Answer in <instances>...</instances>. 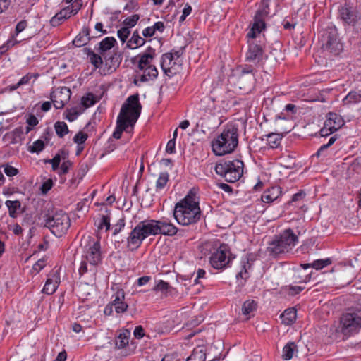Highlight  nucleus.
Returning a JSON list of instances; mask_svg holds the SVG:
<instances>
[{
    "mask_svg": "<svg viewBox=\"0 0 361 361\" xmlns=\"http://www.w3.org/2000/svg\"><path fill=\"white\" fill-rule=\"evenodd\" d=\"M71 166V161H64L62 163L61 166V174H66L68 173L70 167Z\"/></svg>",
    "mask_w": 361,
    "mask_h": 361,
    "instance_id": "680f3d73",
    "label": "nucleus"
},
{
    "mask_svg": "<svg viewBox=\"0 0 361 361\" xmlns=\"http://www.w3.org/2000/svg\"><path fill=\"white\" fill-rule=\"evenodd\" d=\"M94 104V100L93 99V95L90 94L86 97H83L82 99V104L85 107H90Z\"/></svg>",
    "mask_w": 361,
    "mask_h": 361,
    "instance_id": "09e8293b",
    "label": "nucleus"
},
{
    "mask_svg": "<svg viewBox=\"0 0 361 361\" xmlns=\"http://www.w3.org/2000/svg\"><path fill=\"white\" fill-rule=\"evenodd\" d=\"M243 167V162L239 159L226 160L216 164L215 171L226 181L234 183L242 177Z\"/></svg>",
    "mask_w": 361,
    "mask_h": 361,
    "instance_id": "0eeeda50",
    "label": "nucleus"
},
{
    "mask_svg": "<svg viewBox=\"0 0 361 361\" xmlns=\"http://www.w3.org/2000/svg\"><path fill=\"white\" fill-rule=\"evenodd\" d=\"M64 20L66 19L59 12L51 19L50 23L52 26L56 27L59 25Z\"/></svg>",
    "mask_w": 361,
    "mask_h": 361,
    "instance_id": "8fccbe9b",
    "label": "nucleus"
},
{
    "mask_svg": "<svg viewBox=\"0 0 361 361\" xmlns=\"http://www.w3.org/2000/svg\"><path fill=\"white\" fill-rule=\"evenodd\" d=\"M53 186V181L51 179H48L44 181L41 186V191L43 194H46L51 189Z\"/></svg>",
    "mask_w": 361,
    "mask_h": 361,
    "instance_id": "864d4df0",
    "label": "nucleus"
},
{
    "mask_svg": "<svg viewBox=\"0 0 361 361\" xmlns=\"http://www.w3.org/2000/svg\"><path fill=\"white\" fill-rule=\"evenodd\" d=\"M169 181V173L167 172L160 173L159 176L156 182V190H162Z\"/></svg>",
    "mask_w": 361,
    "mask_h": 361,
    "instance_id": "4c0bfd02",
    "label": "nucleus"
},
{
    "mask_svg": "<svg viewBox=\"0 0 361 361\" xmlns=\"http://www.w3.org/2000/svg\"><path fill=\"white\" fill-rule=\"evenodd\" d=\"M281 193V191L280 188L272 187L271 189L264 192L261 198L264 202L269 203L276 200L279 197Z\"/></svg>",
    "mask_w": 361,
    "mask_h": 361,
    "instance_id": "b1692460",
    "label": "nucleus"
},
{
    "mask_svg": "<svg viewBox=\"0 0 361 361\" xmlns=\"http://www.w3.org/2000/svg\"><path fill=\"white\" fill-rule=\"evenodd\" d=\"M175 147H176V140L174 139L170 140L166 145V151L169 154H173L175 152Z\"/></svg>",
    "mask_w": 361,
    "mask_h": 361,
    "instance_id": "13d9d810",
    "label": "nucleus"
},
{
    "mask_svg": "<svg viewBox=\"0 0 361 361\" xmlns=\"http://www.w3.org/2000/svg\"><path fill=\"white\" fill-rule=\"evenodd\" d=\"M238 144V128L226 126L222 133L212 141V150L216 155L222 156L234 151Z\"/></svg>",
    "mask_w": 361,
    "mask_h": 361,
    "instance_id": "39448f33",
    "label": "nucleus"
},
{
    "mask_svg": "<svg viewBox=\"0 0 361 361\" xmlns=\"http://www.w3.org/2000/svg\"><path fill=\"white\" fill-rule=\"evenodd\" d=\"M116 43L115 38L107 37L99 43V54L104 56V53L110 50Z\"/></svg>",
    "mask_w": 361,
    "mask_h": 361,
    "instance_id": "c756f323",
    "label": "nucleus"
},
{
    "mask_svg": "<svg viewBox=\"0 0 361 361\" xmlns=\"http://www.w3.org/2000/svg\"><path fill=\"white\" fill-rule=\"evenodd\" d=\"M230 252L227 245H221L211 255V265L216 269H223L229 263Z\"/></svg>",
    "mask_w": 361,
    "mask_h": 361,
    "instance_id": "9b49d317",
    "label": "nucleus"
},
{
    "mask_svg": "<svg viewBox=\"0 0 361 361\" xmlns=\"http://www.w3.org/2000/svg\"><path fill=\"white\" fill-rule=\"evenodd\" d=\"M125 293L122 289H118L112 295L111 303L114 305L116 313H123L128 307L126 302H124Z\"/></svg>",
    "mask_w": 361,
    "mask_h": 361,
    "instance_id": "dca6fc26",
    "label": "nucleus"
},
{
    "mask_svg": "<svg viewBox=\"0 0 361 361\" xmlns=\"http://www.w3.org/2000/svg\"><path fill=\"white\" fill-rule=\"evenodd\" d=\"M80 245L83 252L79 273L82 275L87 271L88 263L91 266H95L101 262L102 251L99 240L90 235H83Z\"/></svg>",
    "mask_w": 361,
    "mask_h": 361,
    "instance_id": "7ed1b4c3",
    "label": "nucleus"
},
{
    "mask_svg": "<svg viewBox=\"0 0 361 361\" xmlns=\"http://www.w3.org/2000/svg\"><path fill=\"white\" fill-rule=\"evenodd\" d=\"M249 38V47L246 54V61L254 64L258 63L263 58V49L262 45L251 42Z\"/></svg>",
    "mask_w": 361,
    "mask_h": 361,
    "instance_id": "4468645a",
    "label": "nucleus"
},
{
    "mask_svg": "<svg viewBox=\"0 0 361 361\" xmlns=\"http://www.w3.org/2000/svg\"><path fill=\"white\" fill-rule=\"evenodd\" d=\"M361 94L355 91L350 92L344 98L343 102L346 104H354L360 102Z\"/></svg>",
    "mask_w": 361,
    "mask_h": 361,
    "instance_id": "c9c22d12",
    "label": "nucleus"
},
{
    "mask_svg": "<svg viewBox=\"0 0 361 361\" xmlns=\"http://www.w3.org/2000/svg\"><path fill=\"white\" fill-rule=\"evenodd\" d=\"M71 92L69 88L62 87L56 89L51 94V100L56 109H62L69 101Z\"/></svg>",
    "mask_w": 361,
    "mask_h": 361,
    "instance_id": "ddd939ff",
    "label": "nucleus"
},
{
    "mask_svg": "<svg viewBox=\"0 0 361 361\" xmlns=\"http://www.w3.org/2000/svg\"><path fill=\"white\" fill-rule=\"evenodd\" d=\"M192 12V7L189 4H185L184 8L183 10V14L180 17L179 21L180 23L183 22L186 17L188 16Z\"/></svg>",
    "mask_w": 361,
    "mask_h": 361,
    "instance_id": "603ef678",
    "label": "nucleus"
},
{
    "mask_svg": "<svg viewBox=\"0 0 361 361\" xmlns=\"http://www.w3.org/2000/svg\"><path fill=\"white\" fill-rule=\"evenodd\" d=\"M149 80V78L147 77V75H145V73L143 72L142 74H137L136 78H135V80H134V82L135 85H139L140 83H142V82H147Z\"/></svg>",
    "mask_w": 361,
    "mask_h": 361,
    "instance_id": "4d7b16f0",
    "label": "nucleus"
},
{
    "mask_svg": "<svg viewBox=\"0 0 361 361\" xmlns=\"http://www.w3.org/2000/svg\"><path fill=\"white\" fill-rule=\"evenodd\" d=\"M304 289V287L300 286H290L289 290L290 291V294L295 295L299 293L300 291H302Z\"/></svg>",
    "mask_w": 361,
    "mask_h": 361,
    "instance_id": "774afa93",
    "label": "nucleus"
},
{
    "mask_svg": "<svg viewBox=\"0 0 361 361\" xmlns=\"http://www.w3.org/2000/svg\"><path fill=\"white\" fill-rule=\"evenodd\" d=\"M44 148V142L41 140L35 141L31 146L29 147V152L32 153H39Z\"/></svg>",
    "mask_w": 361,
    "mask_h": 361,
    "instance_id": "ea45409f",
    "label": "nucleus"
},
{
    "mask_svg": "<svg viewBox=\"0 0 361 361\" xmlns=\"http://www.w3.org/2000/svg\"><path fill=\"white\" fill-rule=\"evenodd\" d=\"M296 352V344L294 342H289L283 348L282 358L285 360H289L293 357Z\"/></svg>",
    "mask_w": 361,
    "mask_h": 361,
    "instance_id": "cd10ccee",
    "label": "nucleus"
},
{
    "mask_svg": "<svg viewBox=\"0 0 361 361\" xmlns=\"http://www.w3.org/2000/svg\"><path fill=\"white\" fill-rule=\"evenodd\" d=\"M130 34V29L126 27L119 29L117 32V35L122 42H125L126 41Z\"/></svg>",
    "mask_w": 361,
    "mask_h": 361,
    "instance_id": "49530a36",
    "label": "nucleus"
},
{
    "mask_svg": "<svg viewBox=\"0 0 361 361\" xmlns=\"http://www.w3.org/2000/svg\"><path fill=\"white\" fill-rule=\"evenodd\" d=\"M141 109L137 94L131 95L126 99L117 118L116 129L113 133L114 138L119 139L123 131H127L129 127L132 128L135 125L140 115Z\"/></svg>",
    "mask_w": 361,
    "mask_h": 361,
    "instance_id": "f257e3e1",
    "label": "nucleus"
},
{
    "mask_svg": "<svg viewBox=\"0 0 361 361\" xmlns=\"http://www.w3.org/2000/svg\"><path fill=\"white\" fill-rule=\"evenodd\" d=\"M155 34L154 32V28L151 27H147L142 31V35L145 37H152Z\"/></svg>",
    "mask_w": 361,
    "mask_h": 361,
    "instance_id": "e2e57ef3",
    "label": "nucleus"
},
{
    "mask_svg": "<svg viewBox=\"0 0 361 361\" xmlns=\"http://www.w3.org/2000/svg\"><path fill=\"white\" fill-rule=\"evenodd\" d=\"M332 262L331 259L329 258L327 259H317L314 261L312 263H306V264H301V267L304 269H307V268H314L317 270L322 269L328 265L331 264Z\"/></svg>",
    "mask_w": 361,
    "mask_h": 361,
    "instance_id": "393cba45",
    "label": "nucleus"
},
{
    "mask_svg": "<svg viewBox=\"0 0 361 361\" xmlns=\"http://www.w3.org/2000/svg\"><path fill=\"white\" fill-rule=\"evenodd\" d=\"M340 16L341 19L348 24H354L361 18V12L357 9L344 6L340 10Z\"/></svg>",
    "mask_w": 361,
    "mask_h": 361,
    "instance_id": "2eb2a0df",
    "label": "nucleus"
},
{
    "mask_svg": "<svg viewBox=\"0 0 361 361\" xmlns=\"http://www.w3.org/2000/svg\"><path fill=\"white\" fill-rule=\"evenodd\" d=\"M206 274V271L202 269H198L197 271V276L194 281L195 283H199V279L204 278Z\"/></svg>",
    "mask_w": 361,
    "mask_h": 361,
    "instance_id": "0e129e2a",
    "label": "nucleus"
},
{
    "mask_svg": "<svg viewBox=\"0 0 361 361\" xmlns=\"http://www.w3.org/2000/svg\"><path fill=\"white\" fill-rule=\"evenodd\" d=\"M44 226L50 229L51 233L57 236H62L68 229L71 223L68 216L59 211L54 214H47L44 216Z\"/></svg>",
    "mask_w": 361,
    "mask_h": 361,
    "instance_id": "6e6552de",
    "label": "nucleus"
},
{
    "mask_svg": "<svg viewBox=\"0 0 361 361\" xmlns=\"http://www.w3.org/2000/svg\"><path fill=\"white\" fill-rule=\"evenodd\" d=\"M257 307V303L252 300H248L244 302L242 306V314L245 317L246 320L254 316Z\"/></svg>",
    "mask_w": 361,
    "mask_h": 361,
    "instance_id": "5701e85b",
    "label": "nucleus"
},
{
    "mask_svg": "<svg viewBox=\"0 0 361 361\" xmlns=\"http://www.w3.org/2000/svg\"><path fill=\"white\" fill-rule=\"evenodd\" d=\"M267 7L268 6L266 5L265 7L259 8L257 11L255 16V22L251 29L247 34V37L248 38H256L257 35L259 34L265 28L264 18L268 14Z\"/></svg>",
    "mask_w": 361,
    "mask_h": 361,
    "instance_id": "f8f14e48",
    "label": "nucleus"
},
{
    "mask_svg": "<svg viewBox=\"0 0 361 361\" xmlns=\"http://www.w3.org/2000/svg\"><path fill=\"white\" fill-rule=\"evenodd\" d=\"M248 277V274L246 268V264L244 263L243 265L242 269L240 271V272L236 275V278L238 279L239 278H241L243 279H246Z\"/></svg>",
    "mask_w": 361,
    "mask_h": 361,
    "instance_id": "052dcab7",
    "label": "nucleus"
},
{
    "mask_svg": "<svg viewBox=\"0 0 361 361\" xmlns=\"http://www.w3.org/2000/svg\"><path fill=\"white\" fill-rule=\"evenodd\" d=\"M324 123L326 124V128H329L330 133H334L343 126L344 121L341 116L330 112L327 114Z\"/></svg>",
    "mask_w": 361,
    "mask_h": 361,
    "instance_id": "6ab92c4d",
    "label": "nucleus"
},
{
    "mask_svg": "<svg viewBox=\"0 0 361 361\" xmlns=\"http://www.w3.org/2000/svg\"><path fill=\"white\" fill-rule=\"evenodd\" d=\"M4 171L6 175L9 177L14 176L18 173V170L17 169L9 164H6L4 166Z\"/></svg>",
    "mask_w": 361,
    "mask_h": 361,
    "instance_id": "de8ad7c7",
    "label": "nucleus"
},
{
    "mask_svg": "<svg viewBox=\"0 0 361 361\" xmlns=\"http://www.w3.org/2000/svg\"><path fill=\"white\" fill-rule=\"evenodd\" d=\"M88 56L90 58V63L94 65V66L97 68L101 66L102 64V55H99L94 54L93 51H90L88 53Z\"/></svg>",
    "mask_w": 361,
    "mask_h": 361,
    "instance_id": "58836bf2",
    "label": "nucleus"
},
{
    "mask_svg": "<svg viewBox=\"0 0 361 361\" xmlns=\"http://www.w3.org/2000/svg\"><path fill=\"white\" fill-rule=\"evenodd\" d=\"M145 43V39L140 36L138 32L136 30L133 32L131 38L127 42V47L130 49H137Z\"/></svg>",
    "mask_w": 361,
    "mask_h": 361,
    "instance_id": "bb28decb",
    "label": "nucleus"
},
{
    "mask_svg": "<svg viewBox=\"0 0 361 361\" xmlns=\"http://www.w3.org/2000/svg\"><path fill=\"white\" fill-rule=\"evenodd\" d=\"M5 204L11 218H16L20 213L23 212L21 203L18 200H6Z\"/></svg>",
    "mask_w": 361,
    "mask_h": 361,
    "instance_id": "4be33fe9",
    "label": "nucleus"
},
{
    "mask_svg": "<svg viewBox=\"0 0 361 361\" xmlns=\"http://www.w3.org/2000/svg\"><path fill=\"white\" fill-rule=\"evenodd\" d=\"M87 139V135L82 132H78L74 137L73 140L75 143L82 144Z\"/></svg>",
    "mask_w": 361,
    "mask_h": 361,
    "instance_id": "3c124183",
    "label": "nucleus"
},
{
    "mask_svg": "<svg viewBox=\"0 0 361 361\" xmlns=\"http://www.w3.org/2000/svg\"><path fill=\"white\" fill-rule=\"evenodd\" d=\"M150 279H151V277L148 276H145L140 277L137 279V284L140 286H144V285L147 284L149 281Z\"/></svg>",
    "mask_w": 361,
    "mask_h": 361,
    "instance_id": "338daca9",
    "label": "nucleus"
},
{
    "mask_svg": "<svg viewBox=\"0 0 361 361\" xmlns=\"http://www.w3.org/2000/svg\"><path fill=\"white\" fill-rule=\"evenodd\" d=\"M207 355L203 349H195L192 353L188 357L186 361H206ZM209 361H219L216 357L212 359Z\"/></svg>",
    "mask_w": 361,
    "mask_h": 361,
    "instance_id": "c85d7f7f",
    "label": "nucleus"
},
{
    "mask_svg": "<svg viewBox=\"0 0 361 361\" xmlns=\"http://www.w3.org/2000/svg\"><path fill=\"white\" fill-rule=\"evenodd\" d=\"M139 19L140 16L137 14H134L130 17L126 18L123 20V25H125V27H128L130 29V27H134L137 24Z\"/></svg>",
    "mask_w": 361,
    "mask_h": 361,
    "instance_id": "79ce46f5",
    "label": "nucleus"
},
{
    "mask_svg": "<svg viewBox=\"0 0 361 361\" xmlns=\"http://www.w3.org/2000/svg\"><path fill=\"white\" fill-rule=\"evenodd\" d=\"M140 70L145 73L149 80H154L158 75V71L157 68L154 66H148L145 68Z\"/></svg>",
    "mask_w": 361,
    "mask_h": 361,
    "instance_id": "a19ab883",
    "label": "nucleus"
},
{
    "mask_svg": "<svg viewBox=\"0 0 361 361\" xmlns=\"http://www.w3.org/2000/svg\"><path fill=\"white\" fill-rule=\"evenodd\" d=\"M124 221L123 219H120L114 228L113 234L116 235L117 233H118L121 229L124 226Z\"/></svg>",
    "mask_w": 361,
    "mask_h": 361,
    "instance_id": "69168bd1",
    "label": "nucleus"
},
{
    "mask_svg": "<svg viewBox=\"0 0 361 361\" xmlns=\"http://www.w3.org/2000/svg\"><path fill=\"white\" fill-rule=\"evenodd\" d=\"M298 238L291 229L285 230L270 244V251L274 255L288 252L298 243Z\"/></svg>",
    "mask_w": 361,
    "mask_h": 361,
    "instance_id": "1a4fd4ad",
    "label": "nucleus"
},
{
    "mask_svg": "<svg viewBox=\"0 0 361 361\" xmlns=\"http://www.w3.org/2000/svg\"><path fill=\"white\" fill-rule=\"evenodd\" d=\"M133 334H134V336L136 338L140 339L145 335L144 329H143V328L141 326H137L135 327Z\"/></svg>",
    "mask_w": 361,
    "mask_h": 361,
    "instance_id": "bf43d9fd",
    "label": "nucleus"
},
{
    "mask_svg": "<svg viewBox=\"0 0 361 361\" xmlns=\"http://www.w3.org/2000/svg\"><path fill=\"white\" fill-rule=\"evenodd\" d=\"M173 288L169 286L167 282L160 280L157 284L153 288L155 291H160L163 294H168L171 292Z\"/></svg>",
    "mask_w": 361,
    "mask_h": 361,
    "instance_id": "f704fd0d",
    "label": "nucleus"
},
{
    "mask_svg": "<svg viewBox=\"0 0 361 361\" xmlns=\"http://www.w3.org/2000/svg\"><path fill=\"white\" fill-rule=\"evenodd\" d=\"M154 52V49L149 47L148 51L147 53L143 54L140 56L138 63V67L140 69H143L147 67L148 66H151L150 63L153 59Z\"/></svg>",
    "mask_w": 361,
    "mask_h": 361,
    "instance_id": "7c9ffc66",
    "label": "nucleus"
},
{
    "mask_svg": "<svg viewBox=\"0 0 361 361\" xmlns=\"http://www.w3.org/2000/svg\"><path fill=\"white\" fill-rule=\"evenodd\" d=\"M322 41L323 46L335 55H338L343 49L335 27H328L322 36Z\"/></svg>",
    "mask_w": 361,
    "mask_h": 361,
    "instance_id": "9d476101",
    "label": "nucleus"
},
{
    "mask_svg": "<svg viewBox=\"0 0 361 361\" xmlns=\"http://www.w3.org/2000/svg\"><path fill=\"white\" fill-rule=\"evenodd\" d=\"M130 332L128 330H124L121 332L116 339V346L118 348H125L129 343Z\"/></svg>",
    "mask_w": 361,
    "mask_h": 361,
    "instance_id": "2f4dec72",
    "label": "nucleus"
},
{
    "mask_svg": "<svg viewBox=\"0 0 361 361\" xmlns=\"http://www.w3.org/2000/svg\"><path fill=\"white\" fill-rule=\"evenodd\" d=\"M90 39V28L84 27L82 31L75 37L73 44L77 47H81L85 45Z\"/></svg>",
    "mask_w": 361,
    "mask_h": 361,
    "instance_id": "412c9836",
    "label": "nucleus"
},
{
    "mask_svg": "<svg viewBox=\"0 0 361 361\" xmlns=\"http://www.w3.org/2000/svg\"><path fill=\"white\" fill-rule=\"evenodd\" d=\"M265 136L267 137V140L270 147L276 148L279 146L282 139L281 134L271 133Z\"/></svg>",
    "mask_w": 361,
    "mask_h": 361,
    "instance_id": "72a5a7b5",
    "label": "nucleus"
},
{
    "mask_svg": "<svg viewBox=\"0 0 361 361\" xmlns=\"http://www.w3.org/2000/svg\"><path fill=\"white\" fill-rule=\"evenodd\" d=\"M201 210L196 194L190 191L188 194L175 205L173 216L183 226L197 222L200 219Z\"/></svg>",
    "mask_w": 361,
    "mask_h": 361,
    "instance_id": "f03ea898",
    "label": "nucleus"
},
{
    "mask_svg": "<svg viewBox=\"0 0 361 361\" xmlns=\"http://www.w3.org/2000/svg\"><path fill=\"white\" fill-rule=\"evenodd\" d=\"M177 63L175 56L172 53H166L162 56L161 66L164 73L170 76L175 73L174 66Z\"/></svg>",
    "mask_w": 361,
    "mask_h": 361,
    "instance_id": "a211bd4d",
    "label": "nucleus"
},
{
    "mask_svg": "<svg viewBox=\"0 0 361 361\" xmlns=\"http://www.w3.org/2000/svg\"><path fill=\"white\" fill-rule=\"evenodd\" d=\"M60 283V276L58 271H53L48 276L42 292L47 295L53 294Z\"/></svg>",
    "mask_w": 361,
    "mask_h": 361,
    "instance_id": "f3484780",
    "label": "nucleus"
},
{
    "mask_svg": "<svg viewBox=\"0 0 361 361\" xmlns=\"http://www.w3.org/2000/svg\"><path fill=\"white\" fill-rule=\"evenodd\" d=\"M61 161V157L59 154H56L53 159H49L47 162L51 163L54 171L59 168Z\"/></svg>",
    "mask_w": 361,
    "mask_h": 361,
    "instance_id": "5fc2aeb1",
    "label": "nucleus"
},
{
    "mask_svg": "<svg viewBox=\"0 0 361 361\" xmlns=\"http://www.w3.org/2000/svg\"><path fill=\"white\" fill-rule=\"evenodd\" d=\"M296 317V310L294 308L287 309L281 314L282 323L286 325L293 324L295 322Z\"/></svg>",
    "mask_w": 361,
    "mask_h": 361,
    "instance_id": "a878e982",
    "label": "nucleus"
},
{
    "mask_svg": "<svg viewBox=\"0 0 361 361\" xmlns=\"http://www.w3.org/2000/svg\"><path fill=\"white\" fill-rule=\"evenodd\" d=\"M15 36L16 35H13L11 39H8L6 44H3L2 46L0 47V54H3L4 53H5L8 49H10L11 47H13L16 44H17L18 42H19L20 41H18L16 39H15Z\"/></svg>",
    "mask_w": 361,
    "mask_h": 361,
    "instance_id": "37998d69",
    "label": "nucleus"
},
{
    "mask_svg": "<svg viewBox=\"0 0 361 361\" xmlns=\"http://www.w3.org/2000/svg\"><path fill=\"white\" fill-rule=\"evenodd\" d=\"M75 5L68 6L66 8L62 9L59 13L63 16V18L67 19L73 15H75L80 8V4L76 0Z\"/></svg>",
    "mask_w": 361,
    "mask_h": 361,
    "instance_id": "473e14b6",
    "label": "nucleus"
},
{
    "mask_svg": "<svg viewBox=\"0 0 361 361\" xmlns=\"http://www.w3.org/2000/svg\"><path fill=\"white\" fill-rule=\"evenodd\" d=\"M253 69L251 67H245L242 69V75L240 77V81L243 82L245 80V75H249L248 78L251 82L254 80Z\"/></svg>",
    "mask_w": 361,
    "mask_h": 361,
    "instance_id": "c03bdc74",
    "label": "nucleus"
},
{
    "mask_svg": "<svg viewBox=\"0 0 361 361\" xmlns=\"http://www.w3.org/2000/svg\"><path fill=\"white\" fill-rule=\"evenodd\" d=\"M27 27V21L21 20L16 26L14 35L17 36L19 33L23 32Z\"/></svg>",
    "mask_w": 361,
    "mask_h": 361,
    "instance_id": "6e6d98bb",
    "label": "nucleus"
},
{
    "mask_svg": "<svg viewBox=\"0 0 361 361\" xmlns=\"http://www.w3.org/2000/svg\"><path fill=\"white\" fill-rule=\"evenodd\" d=\"M339 331L345 336L357 334L361 329V307H353L342 314Z\"/></svg>",
    "mask_w": 361,
    "mask_h": 361,
    "instance_id": "423d86ee",
    "label": "nucleus"
},
{
    "mask_svg": "<svg viewBox=\"0 0 361 361\" xmlns=\"http://www.w3.org/2000/svg\"><path fill=\"white\" fill-rule=\"evenodd\" d=\"M54 128L57 135L60 137H63L68 133V128L67 124L65 122H56L54 125Z\"/></svg>",
    "mask_w": 361,
    "mask_h": 361,
    "instance_id": "e433bc0d",
    "label": "nucleus"
},
{
    "mask_svg": "<svg viewBox=\"0 0 361 361\" xmlns=\"http://www.w3.org/2000/svg\"><path fill=\"white\" fill-rule=\"evenodd\" d=\"M157 224L159 227L158 229V234L174 235L178 231L177 228L173 224L166 220H159L157 221Z\"/></svg>",
    "mask_w": 361,
    "mask_h": 361,
    "instance_id": "aec40b11",
    "label": "nucleus"
},
{
    "mask_svg": "<svg viewBox=\"0 0 361 361\" xmlns=\"http://www.w3.org/2000/svg\"><path fill=\"white\" fill-rule=\"evenodd\" d=\"M99 229H102L104 228L106 230H109L110 228V218L108 215H102L99 219L98 226Z\"/></svg>",
    "mask_w": 361,
    "mask_h": 361,
    "instance_id": "a18cd8bd",
    "label": "nucleus"
},
{
    "mask_svg": "<svg viewBox=\"0 0 361 361\" xmlns=\"http://www.w3.org/2000/svg\"><path fill=\"white\" fill-rule=\"evenodd\" d=\"M157 220L146 219L139 222L127 238V246L130 250L138 248L142 241L150 235H158Z\"/></svg>",
    "mask_w": 361,
    "mask_h": 361,
    "instance_id": "20e7f679",
    "label": "nucleus"
}]
</instances>
